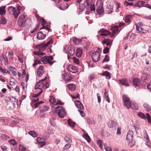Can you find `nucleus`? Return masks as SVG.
Masks as SVG:
<instances>
[{"label":"nucleus","instance_id":"5","mask_svg":"<svg viewBox=\"0 0 151 151\" xmlns=\"http://www.w3.org/2000/svg\"><path fill=\"white\" fill-rule=\"evenodd\" d=\"M100 54L98 51L93 52L91 55V58L93 61L96 62L99 61L100 59Z\"/></svg>","mask_w":151,"mask_h":151},{"label":"nucleus","instance_id":"25","mask_svg":"<svg viewBox=\"0 0 151 151\" xmlns=\"http://www.w3.org/2000/svg\"><path fill=\"white\" fill-rule=\"evenodd\" d=\"M67 86L69 89L70 90L74 91L76 89V86L73 84H69Z\"/></svg>","mask_w":151,"mask_h":151},{"label":"nucleus","instance_id":"51","mask_svg":"<svg viewBox=\"0 0 151 151\" xmlns=\"http://www.w3.org/2000/svg\"><path fill=\"white\" fill-rule=\"evenodd\" d=\"M9 142L13 145H14L16 144V142L13 139H11L9 141Z\"/></svg>","mask_w":151,"mask_h":151},{"label":"nucleus","instance_id":"35","mask_svg":"<svg viewBox=\"0 0 151 151\" xmlns=\"http://www.w3.org/2000/svg\"><path fill=\"white\" fill-rule=\"evenodd\" d=\"M143 106L145 108L147 111L151 110V108L150 106L147 104H144Z\"/></svg>","mask_w":151,"mask_h":151},{"label":"nucleus","instance_id":"1","mask_svg":"<svg viewBox=\"0 0 151 151\" xmlns=\"http://www.w3.org/2000/svg\"><path fill=\"white\" fill-rule=\"evenodd\" d=\"M65 52L72 56L75 53L74 47L71 45H66L64 47Z\"/></svg>","mask_w":151,"mask_h":151},{"label":"nucleus","instance_id":"61","mask_svg":"<svg viewBox=\"0 0 151 151\" xmlns=\"http://www.w3.org/2000/svg\"><path fill=\"white\" fill-rule=\"evenodd\" d=\"M84 9L83 5H80L79 6V12H82Z\"/></svg>","mask_w":151,"mask_h":151},{"label":"nucleus","instance_id":"55","mask_svg":"<svg viewBox=\"0 0 151 151\" xmlns=\"http://www.w3.org/2000/svg\"><path fill=\"white\" fill-rule=\"evenodd\" d=\"M92 1V0H87L86 1V3L87 5L88 6H91L92 4H91Z\"/></svg>","mask_w":151,"mask_h":151},{"label":"nucleus","instance_id":"21","mask_svg":"<svg viewBox=\"0 0 151 151\" xmlns=\"http://www.w3.org/2000/svg\"><path fill=\"white\" fill-rule=\"evenodd\" d=\"M102 75L105 76L106 78L108 79H109L111 78V76L110 73L107 71L103 73Z\"/></svg>","mask_w":151,"mask_h":151},{"label":"nucleus","instance_id":"63","mask_svg":"<svg viewBox=\"0 0 151 151\" xmlns=\"http://www.w3.org/2000/svg\"><path fill=\"white\" fill-rule=\"evenodd\" d=\"M53 59V58L52 56L48 57L47 59V61H51Z\"/></svg>","mask_w":151,"mask_h":151},{"label":"nucleus","instance_id":"59","mask_svg":"<svg viewBox=\"0 0 151 151\" xmlns=\"http://www.w3.org/2000/svg\"><path fill=\"white\" fill-rule=\"evenodd\" d=\"M143 18L145 19L151 20V15L149 16H145Z\"/></svg>","mask_w":151,"mask_h":151},{"label":"nucleus","instance_id":"37","mask_svg":"<svg viewBox=\"0 0 151 151\" xmlns=\"http://www.w3.org/2000/svg\"><path fill=\"white\" fill-rule=\"evenodd\" d=\"M15 9V8L13 7L12 6H10L9 7L8 9V11L9 12V13L12 14V13H13L14 10Z\"/></svg>","mask_w":151,"mask_h":151},{"label":"nucleus","instance_id":"28","mask_svg":"<svg viewBox=\"0 0 151 151\" xmlns=\"http://www.w3.org/2000/svg\"><path fill=\"white\" fill-rule=\"evenodd\" d=\"M28 133L34 137H36L37 136V134L34 131H30L28 132Z\"/></svg>","mask_w":151,"mask_h":151},{"label":"nucleus","instance_id":"16","mask_svg":"<svg viewBox=\"0 0 151 151\" xmlns=\"http://www.w3.org/2000/svg\"><path fill=\"white\" fill-rule=\"evenodd\" d=\"M75 104L77 107L79 109L81 110L84 109V106L80 101H76L75 102Z\"/></svg>","mask_w":151,"mask_h":151},{"label":"nucleus","instance_id":"52","mask_svg":"<svg viewBox=\"0 0 151 151\" xmlns=\"http://www.w3.org/2000/svg\"><path fill=\"white\" fill-rule=\"evenodd\" d=\"M64 139L65 140L68 142L70 143L72 141L71 139L69 137L67 136H65V137Z\"/></svg>","mask_w":151,"mask_h":151},{"label":"nucleus","instance_id":"48","mask_svg":"<svg viewBox=\"0 0 151 151\" xmlns=\"http://www.w3.org/2000/svg\"><path fill=\"white\" fill-rule=\"evenodd\" d=\"M124 4L126 6H133V4L132 3H129L127 1H125L124 2Z\"/></svg>","mask_w":151,"mask_h":151},{"label":"nucleus","instance_id":"17","mask_svg":"<svg viewBox=\"0 0 151 151\" xmlns=\"http://www.w3.org/2000/svg\"><path fill=\"white\" fill-rule=\"evenodd\" d=\"M40 112L41 113H46V112L47 111L49 108L47 106H40Z\"/></svg>","mask_w":151,"mask_h":151},{"label":"nucleus","instance_id":"54","mask_svg":"<svg viewBox=\"0 0 151 151\" xmlns=\"http://www.w3.org/2000/svg\"><path fill=\"white\" fill-rule=\"evenodd\" d=\"M50 123L51 124L53 127H54L55 126V120L53 119H50Z\"/></svg>","mask_w":151,"mask_h":151},{"label":"nucleus","instance_id":"15","mask_svg":"<svg viewBox=\"0 0 151 151\" xmlns=\"http://www.w3.org/2000/svg\"><path fill=\"white\" fill-rule=\"evenodd\" d=\"M99 32H101L100 35L101 36H106L110 34V32L107 30H104L102 29H101L99 31Z\"/></svg>","mask_w":151,"mask_h":151},{"label":"nucleus","instance_id":"41","mask_svg":"<svg viewBox=\"0 0 151 151\" xmlns=\"http://www.w3.org/2000/svg\"><path fill=\"white\" fill-rule=\"evenodd\" d=\"M131 17L129 16H127L125 17V21L126 23H129L130 22V19Z\"/></svg>","mask_w":151,"mask_h":151},{"label":"nucleus","instance_id":"19","mask_svg":"<svg viewBox=\"0 0 151 151\" xmlns=\"http://www.w3.org/2000/svg\"><path fill=\"white\" fill-rule=\"evenodd\" d=\"M120 83L122 85H124L126 86H129L128 83L126 79H123L122 80H119Z\"/></svg>","mask_w":151,"mask_h":151},{"label":"nucleus","instance_id":"20","mask_svg":"<svg viewBox=\"0 0 151 151\" xmlns=\"http://www.w3.org/2000/svg\"><path fill=\"white\" fill-rule=\"evenodd\" d=\"M6 6H2L0 7V14L3 16L6 14V11L5 10V8Z\"/></svg>","mask_w":151,"mask_h":151},{"label":"nucleus","instance_id":"26","mask_svg":"<svg viewBox=\"0 0 151 151\" xmlns=\"http://www.w3.org/2000/svg\"><path fill=\"white\" fill-rule=\"evenodd\" d=\"M73 41L75 44L76 45H78L81 43L82 40L75 38L73 39Z\"/></svg>","mask_w":151,"mask_h":151},{"label":"nucleus","instance_id":"64","mask_svg":"<svg viewBox=\"0 0 151 151\" xmlns=\"http://www.w3.org/2000/svg\"><path fill=\"white\" fill-rule=\"evenodd\" d=\"M147 88L151 91V82L149 83L147 86Z\"/></svg>","mask_w":151,"mask_h":151},{"label":"nucleus","instance_id":"22","mask_svg":"<svg viewBox=\"0 0 151 151\" xmlns=\"http://www.w3.org/2000/svg\"><path fill=\"white\" fill-rule=\"evenodd\" d=\"M36 17L38 19L42 22L41 24L43 26L46 23V21L43 18H41L38 15L36 16Z\"/></svg>","mask_w":151,"mask_h":151},{"label":"nucleus","instance_id":"27","mask_svg":"<svg viewBox=\"0 0 151 151\" xmlns=\"http://www.w3.org/2000/svg\"><path fill=\"white\" fill-rule=\"evenodd\" d=\"M20 14V13L19 12L16 11V9H15L14 10L12 14H13L15 18L16 19L18 17Z\"/></svg>","mask_w":151,"mask_h":151},{"label":"nucleus","instance_id":"58","mask_svg":"<svg viewBox=\"0 0 151 151\" xmlns=\"http://www.w3.org/2000/svg\"><path fill=\"white\" fill-rule=\"evenodd\" d=\"M109 48L108 47H106L103 50V53L104 54H106L109 51Z\"/></svg>","mask_w":151,"mask_h":151},{"label":"nucleus","instance_id":"33","mask_svg":"<svg viewBox=\"0 0 151 151\" xmlns=\"http://www.w3.org/2000/svg\"><path fill=\"white\" fill-rule=\"evenodd\" d=\"M6 23V18L4 17H2L0 21V23L3 24H5Z\"/></svg>","mask_w":151,"mask_h":151},{"label":"nucleus","instance_id":"24","mask_svg":"<svg viewBox=\"0 0 151 151\" xmlns=\"http://www.w3.org/2000/svg\"><path fill=\"white\" fill-rule=\"evenodd\" d=\"M133 84L136 86H139L140 84V82L137 78H134L133 81Z\"/></svg>","mask_w":151,"mask_h":151},{"label":"nucleus","instance_id":"9","mask_svg":"<svg viewBox=\"0 0 151 151\" xmlns=\"http://www.w3.org/2000/svg\"><path fill=\"white\" fill-rule=\"evenodd\" d=\"M53 42L52 40H50L49 41H47L46 44H42L39 45L40 46V50L42 49V50H44L46 48V47L50 44H52Z\"/></svg>","mask_w":151,"mask_h":151},{"label":"nucleus","instance_id":"10","mask_svg":"<svg viewBox=\"0 0 151 151\" xmlns=\"http://www.w3.org/2000/svg\"><path fill=\"white\" fill-rule=\"evenodd\" d=\"M44 84L41 81L37 83L36 85L35 89V90H42L43 88Z\"/></svg>","mask_w":151,"mask_h":151},{"label":"nucleus","instance_id":"2","mask_svg":"<svg viewBox=\"0 0 151 151\" xmlns=\"http://www.w3.org/2000/svg\"><path fill=\"white\" fill-rule=\"evenodd\" d=\"M56 112L59 117L63 118L66 115L65 109L62 106H58L56 108Z\"/></svg>","mask_w":151,"mask_h":151},{"label":"nucleus","instance_id":"23","mask_svg":"<svg viewBox=\"0 0 151 151\" xmlns=\"http://www.w3.org/2000/svg\"><path fill=\"white\" fill-rule=\"evenodd\" d=\"M45 37L41 32H38L37 37L38 40L43 39Z\"/></svg>","mask_w":151,"mask_h":151},{"label":"nucleus","instance_id":"34","mask_svg":"<svg viewBox=\"0 0 151 151\" xmlns=\"http://www.w3.org/2000/svg\"><path fill=\"white\" fill-rule=\"evenodd\" d=\"M82 53V52L81 49H77L76 50V55L77 56L80 57L81 56Z\"/></svg>","mask_w":151,"mask_h":151},{"label":"nucleus","instance_id":"43","mask_svg":"<svg viewBox=\"0 0 151 151\" xmlns=\"http://www.w3.org/2000/svg\"><path fill=\"white\" fill-rule=\"evenodd\" d=\"M0 138L3 140H6L8 139H9V137L5 134H2L0 137Z\"/></svg>","mask_w":151,"mask_h":151},{"label":"nucleus","instance_id":"38","mask_svg":"<svg viewBox=\"0 0 151 151\" xmlns=\"http://www.w3.org/2000/svg\"><path fill=\"white\" fill-rule=\"evenodd\" d=\"M138 116L140 117L141 118L143 119H146V115L144 114H143L141 112H139L138 114Z\"/></svg>","mask_w":151,"mask_h":151},{"label":"nucleus","instance_id":"60","mask_svg":"<svg viewBox=\"0 0 151 151\" xmlns=\"http://www.w3.org/2000/svg\"><path fill=\"white\" fill-rule=\"evenodd\" d=\"M90 10H91V11H94L95 10V6H94V5H92V4H91V6H90Z\"/></svg>","mask_w":151,"mask_h":151},{"label":"nucleus","instance_id":"29","mask_svg":"<svg viewBox=\"0 0 151 151\" xmlns=\"http://www.w3.org/2000/svg\"><path fill=\"white\" fill-rule=\"evenodd\" d=\"M130 107H131L133 109L137 110L138 109V106L136 104H130Z\"/></svg>","mask_w":151,"mask_h":151},{"label":"nucleus","instance_id":"39","mask_svg":"<svg viewBox=\"0 0 151 151\" xmlns=\"http://www.w3.org/2000/svg\"><path fill=\"white\" fill-rule=\"evenodd\" d=\"M137 3L138 5V7L139 8L142 7L143 6V5L145 3V2L142 1H138Z\"/></svg>","mask_w":151,"mask_h":151},{"label":"nucleus","instance_id":"32","mask_svg":"<svg viewBox=\"0 0 151 151\" xmlns=\"http://www.w3.org/2000/svg\"><path fill=\"white\" fill-rule=\"evenodd\" d=\"M83 137L88 142H91V139L89 136L86 133H84Z\"/></svg>","mask_w":151,"mask_h":151},{"label":"nucleus","instance_id":"18","mask_svg":"<svg viewBox=\"0 0 151 151\" xmlns=\"http://www.w3.org/2000/svg\"><path fill=\"white\" fill-rule=\"evenodd\" d=\"M69 5L67 3H65L64 4H61L59 7L60 9L64 10L68 8Z\"/></svg>","mask_w":151,"mask_h":151},{"label":"nucleus","instance_id":"36","mask_svg":"<svg viewBox=\"0 0 151 151\" xmlns=\"http://www.w3.org/2000/svg\"><path fill=\"white\" fill-rule=\"evenodd\" d=\"M64 80L66 81H70L72 79V78L70 76H65L63 78Z\"/></svg>","mask_w":151,"mask_h":151},{"label":"nucleus","instance_id":"6","mask_svg":"<svg viewBox=\"0 0 151 151\" xmlns=\"http://www.w3.org/2000/svg\"><path fill=\"white\" fill-rule=\"evenodd\" d=\"M133 138V131L131 130H129L128 132L127 136V141L131 143V147H132L134 146V144H133L132 142Z\"/></svg>","mask_w":151,"mask_h":151},{"label":"nucleus","instance_id":"44","mask_svg":"<svg viewBox=\"0 0 151 151\" xmlns=\"http://www.w3.org/2000/svg\"><path fill=\"white\" fill-rule=\"evenodd\" d=\"M144 136L145 138H146V140L147 141H148L149 140V137L147 133V132L146 130H144Z\"/></svg>","mask_w":151,"mask_h":151},{"label":"nucleus","instance_id":"30","mask_svg":"<svg viewBox=\"0 0 151 151\" xmlns=\"http://www.w3.org/2000/svg\"><path fill=\"white\" fill-rule=\"evenodd\" d=\"M25 21L24 20L18 21V24L21 27H24L25 25Z\"/></svg>","mask_w":151,"mask_h":151},{"label":"nucleus","instance_id":"40","mask_svg":"<svg viewBox=\"0 0 151 151\" xmlns=\"http://www.w3.org/2000/svg\"><path fill=\"white\" fill-rule=\"evenodd\" d=\"M49 101L51 103H55L56 101L55 99L52 96H50Z\"/></svg>","mask_w":151,"mask_h":151},{"label":"nucleus","instance_id":"53","mask_svg":"<svg viewBox=\"0 0 151 151\" xmlns=\"http://www.w3.org/2000/svg\"><path fill=\"white\" fill-rule=\"evenodd\" d=\"M43 103V102L42 101H40L39 102H37L35 104L34 106L35 108H37L39 106L40 104Z\"/></svg>","mask_w":151,"mask_h":151},{"label":"nucleus","instance_id":"14","mask_svg":"<svg viewBox=\"0 0 151 151\" xmlns=\"http://www.w3.org/2000/svg\"><path fill=\"white\" fill-rule=\"evenodd\" d=\"M43 139L40 137H38L37 139V142L38 143L39 145H40V147H42L45 145L46 143L45 142L43 141Z\"/></svg>","mask_w":151,"mask_h":151},{"label":"nucleus","instance_id":"57","mask_svg":"<svg viewBox=\"0 0 151 151\" xmlns=\"http://www.w3.org/2000/svg\"><path fill=\"white\" fill-rule=\"evenodd\" d=\"M78 111L79 112L81 115L83 117H85L86 116L85 114L83 111L78 110Z\"/></svg>","mask_w":151,"mask_h":151},{"label":"nucleus","instance_id":"47","mask_svg":"<svg viewBox=\"0 0 151 151\" xmlns=\"http://www.w3.org/2000/svg\"><path fill=\"white\" fill-rule=\"evenodd\" d=\"M104 148L106 151H112V150L110 147L106 146L105 144H104Z\"/></svg>","mask_w":151,"mask_h":151},{"label":"nucleus","instance_id":"8","mask_svg":"<svg viewBox=\"0 0 151 151\" xmlns=\"http://www.w3.org/2000/svg\"><path fill=\"white\" fill-rule=\"evenodd\" d=\"M40 30L41 31L40 32L43 35H44L45 36H46L47 34H48V32L51 30L50 28L46 26H43Z\"/></svg>","mask_w":151,"mask_h":151},{"label":"nucleus","instance_id":"4","mask_svg":"<svg viewBox=\"0 0 151 151\" xmlns=\"http://www.w3.org/2000/svg\"><path fill=\"white\" fill-rule=\"evenodd\" d=\"M96 5L97 6L96 11L99 15H101L104 12V9L103 7V3L101 1H99V3L97 2Z\"/></svg>","mask_w":151,"mask_h":151},{"label":"nucleus","instance_id":"7","mask_svg":"<svg viewBox=\"0 0 151 151\" xmlns=\"http://www.w3.org/2000/svg\"><path fill=\"white\" fill-rule=\"evenodd\" d=\"M122 100L124 101V104L127 109L130 108V104L131 103L130 101L129 98L126 95H124L122 97Z\"/></svg>","mask_w":151,"mask_h":151},{"label":"nucleus","instance_id":"46","mask_svg":"<svg viewBox=\"0 0 151 151\" xmlns=\"http://www.w3.org/2000/svg\"><path fill=\"white\" fill-rule=\"evenodd\" d=\"M115 122H114L113 121H111L110 122H109V125L110 128L115 127Z\"/></svg>","mask_w":151,"mask_h":151},{"label":"nucleus","instance_id":"11","mask_svg":"<svg viewBox=\"0 0 151 151\" xmlns=\"http://www.w3.org/2000/svg\"><path fill=\"white\" fill-rule=\"evenodd\" d=\"M68 70L72 72V73H76L77 72V68L76 66H73L72 65H70L67 68Z\"/></svg>","mask_w":151,"mask_h":151},{"label":"nucleus","instance_id":"42","mask_svg":"<svg viewBox=\"0 0 151 151\" xmlns=\"http://www.w3.org/2000/svg\"><path fill=\"white\" fill-rule=\"evenodd\" d=\"M109 56L106 55L105 56V57L104 59L103 60V61H102V63H104V62H107L109 61Z\"/></svg>","mask_w":151,"mask_h":151},{"label":"nucleus","instance_id":"45","mask_svg":"<svg viewBox=\"0 0 151 151\" xmlns=\"http://www.w3.org/2000/svg\"><path fill=\"white\" fill-rule=\"evenodd\" d=\"M97 143L100 148H103L102 144L103 143V142L102 141L98 140L97 141Z\"/></svg>","mask_w":151,"mask_h":151},{"label":"nucleus","instance_id":"3","mask_svg":"<svg viewBox=\"0 0 151 151\" xmlns=\"http://www.w3.org/2000/svg\"><path fill=\"white\" fill-rule=\"evenodd\" d=\"M150 28V27L149 26H144L143 27H142L141 26L138 27H136V30L138 31V32L142 34V33H146V32L148 31Z\"/></svg>","mask_w":151,"mask_h":151},{"label":"nucleus","instance_id":"31","mask_svg":"<svg viewBox=\"0 0 151 151\" xmlns=\"http://www.w3.org/2000/svg\"><path fill=\"white\" fill-rule=\"evenodd\" d=\"M68 124L71 127H74L75 125V122H73L70 119H68Z\"/></svg>","mask_w":151,"mask_h":151},{"label":"nucleus","instance_id":"62","mask_svg":"<svg viewBox=\"0 0 151 151\" xmlns=\"http://www.w3.org/2000/svg\"><path fill=\"white\" fill-rule=\"evenodd\" d=\"M111 65H106V66L104 67V68H107L108 70H110L111 69Z\"/></svg>","mask_w":151,"mask_h":151},{"label":"nucleus","instance_id":"56","mask_svg":"<svg viewBox=\"0 0 151 151\" xmlns=\"http://www.w3.org/2000/svg\"><path fill=\"white\" fill-rule=\"evenodd\" d=\"M42 90L40 91L38 93L34 94L33 96L34 97L37 98V97L42 92Z\"/></svg>","mask_w":151,"mask_h":151},{"label":"nucleus","instance_id":"49","mask_svg":"<svg viewBox=\"0 0 151 151\" xmlns=\"http://www.w3.org/2000/svg\"><path fill=\"white\" fill-rule=\"evenodd\" d=\"M19 20H25V16L24 15L22 14L20 15L18 21H19Z\"/></svg>","mask_w":151,"mask_h":151},{"label":"nucleus","instance_id":"12","mask_svg":"<svg viewBox=\"0 0 151 151\" xmlns=\"http://www.w3.org/2000/svg\"><path fill=\"white\" fill-rule=\"evenodd\" d=\"M43 67L42 65L40 66L37 69V73L38 76L41 77L44 73L43 70Z\"/></svg>","mask_w":151,"mask_h":151},{"label":"nucleus","instance_id":"50","mask_svg":"<svg viewBox=\"0 0 151 151\" xmlns=\"http://www.w3.org/2000/svg\"><path fill=\"white\" fill-rule=\"evenodd\" d=\"M70 146L71 145L69 143L66 144L63 147V149L68 150V149L70 147Z\"/></svg>","mask_w":151,"mask_h":151},{"label":"nucleus","instance_id":"13","mask_svg":"<svg viewBox=\"0 0 151 151\" xmlns=\"http://www.w3.org/2000/svg\"><path fill=\"white\" fill-rule=\"evenodd\" d=\"M111 29L112 30V34L111 35V37H113L115 34L119 32L118 27L117 26H115L114 27H111Z\"/></svg>","mask_w":151,"mask_h":151}]
</instances>
